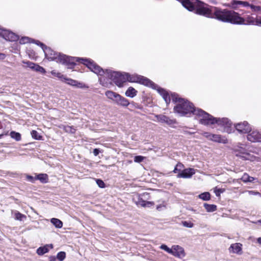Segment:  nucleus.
<instances>
[{
	"mask_svg": "<svg viewBox=\"0 0 261 261\" xmlns=\"http://www.w3.org/2000/svg\"><path fill=\"white\" fill-rule=\"evenodd\" d=\"M96 183L100 188H104L105 187V184L102 180H101L100 179H97Z\"/></svg>",
	"mask_w": 261,
	"mask_h": 261,
	"instance_id": "nucleus-41",
	"label": "nucleus"
},
{
	"mask_svg": "<svg viewBox=\"0 0 261 261\" xmlns=\"http://www.w3.org/2000/svg\"><path fill=\"white\" fill-rule=\"evenodd\" d=\"M258 222L260 223L261 224V219L258 220Z\"/></svg>",
	"mask_w": 261,
	"mask_h": 261,
	"instance_id": "nucleus-60",
	"label": "nucleus"
},
{
	"mask_svg": "<svg viewBox=\"0 0 261 261\" xmlns=\"http://www.w3.org/2000/svg\"><path fill=\"white\" fill-rule=\"evenodd\" d=\"M171 98L173 102L176 103L174 107V111L180 116H190L191 114L196 115L198 109H196L193 104L190 101L182 98H178L175 94L171 95Z\"/></svg>",
	"mask_w": 261,
	"mask_h": 261,
	"instance_id": "nucleus-4",
	"label": "nucleus"
},
{
	"mask_svg": "<svg viewBox=\"0 0 261 261\" xmlns=\"http://www.w3.org/2000/svg\"><path fill=\"white\" fill-rule=\"evenodd\" d=\"M35 179L39 180L42 183H47L48 180V175L45 173L38 174L35 177Z\"/></svg>",
	"mask_w": 261,
	"mask_h": 261,
	"instance_id": "nucleus-22",
	"label": "nucleus"
},
{
	"mask_svg": "<svg viewBox=\"0 0 261 261\" xmlns=\"http://www.w3.org/2000/svg\"><path fill=\"white\" fill-rule=\"evenodd\" d=\"M195 173V170L194 168L184 169L181 172L178 173L177 175L178 178H190Z\"/></svg>",
	"mask_w": 261,
	"mask_h": 261,
	"instance_id": "nucleus-8",
	"label": "nucleus"
},
{
	"mask_svg": "<svg viewBox=\"0 0 261 261\" xmlns=\"http://www.w3.org/2000/svg\"><path fill=\"white\" fill-rule=\"evenodd\" d=\"M146 195H148V194H147V193H146H146H144L143 194H142V197H144L145 198V196H146Z\"/></svg>",
	"mask_w": 261,
	"mask_h": 261,
	"instance_id": "nucleus-59",
	"label": "nucleus"
},
{
	"mask_svg": "<svg viewBox=\"0 0 261 261\" xmlns=\"http://www.w3.org/2000/svg\"><path fill=\"white\" fill-rule=\"evenodd\" d=\"M66 257V253L64 251H61L58 253L57 258L60 261H63Z\"/></svg>",
	"mask_w": 261,
	"mask_h": 261,
	"instance_id": "nucleus-31",
	"label": "nucleus"
},
{
	"mask_svg": "<svg viewBox=\"0 0 261 261\" xmlns=\"http://www.w3.org/2000/svg\"><path fill=\"white\" fill-rule=\"evenodd\" d=\"M199 197L203 200H208L210 199V194L208 192H204L200 194Z\"/></svg>",
	"mask_w": 261,
	"mask_h": 261,
	"instance_id": "nucleus-28",
	"label": "nucleus"
},
{
	"mask_svg": "<svg viewBox=\"0 0 261 261\" xmlns=\"http://www.w3.org/2000/svg\"><path fill=\"white\" fill-rule=\"evenodd\" d=\"M144 159V157L141 155L135 156L134 158V162L136 163L142 162Z\"/></svg>",
	"mask_w": 261,
	"mask_h": 261,
	"instance_id": "nucleus-38",
	"label": "nucleus"
},
{
	"mask_svg": "<svg viewBox=\"0 0 261 261\" xmlns=\"http://www.w3.org/2000/svg\"><path fill=\"white\" fill-rule=\"evenodd\" d=\"M160 248L166 251L168 253L171 254L172 253V248H169L167 245L163 244L160 246Z\"/></svg>",
	"mask_w": 261,
	"mask_h": 261,
	"instance_id": "nucleus-34",
	"label": "nucleus"
},
{
	"mask_svg": "<svg viewBox=\"0 0 261 261\" xmlns=\"http://www.w3.org/2000/svg\"><path fill=\"white\" fill-rule=\"evenodd\" d=\"M237 156L242 159L243 160H251L252 156L247 152H241L237 154Z\"/></svg>",
	"mask_w": 261,
	"mask_h": 261,
	"instance_id": "nucleus-23",
	"label": "nucleus"
},
{
	"mask_svg": "<svg viewBox=\"0 0 261 261\" xmlns=\"http://www.w3.org/2000/svg\"><path fill=\"white\" fill-rule=\"evenodd\" d=\"M5 58V55L4 54L0 53V60H3Z\"/></svg>",
	"mask_w": 261,
	"mask_h": 261,
	"instance_id": "nucleus-55",
	"label": "nucleus"
},
{
	"mask_svg": "<svg viewBox=\"0 0 261 261\" xmlns=\"http://www.w3.org/2000/svg\"><path fill=\"white\" fill-rule=\"evenodd\" d=\"M210 137H211V140L215 142H217L218 143H222L224 144L227 142V140L225 138H222L219 135L212 134V136H210Z\"/></svg>",
	"mask_w": 261,
	"mask_h": 261,
	"instance_id": "nucleus-17",
	"label": "nucleus"
},
{
	"mask_svg": "<svg viewBox=\"0 0 261 261\" xmlns=\"http://www.w3.org/2000/svg\"><path fill=\"white\" fill-rule=\"evenodd\" d=\"M196 115L201 117L199 120L200 123L205 125L217 124L219 125L224 126L226 127H230L231 125V122L227 118H215L200 109H198Z\"/></svg>",
	"mask_w": 261,
	"mask_h": 261,
	"instance_id": "nucleus-5",
	"label": "nucleus"
},
{
	"mask_svg": "<svg viewBox=\"0 0 261 261\" xmlns=\"http://www.w3.org/2000/svg\"><path fill=\"white\" fill-rule=\"evenodd\" d=\"M99 152L100 151L99 149L97 148H95L93 151V153L95 156H97L99 154Z\"/></svg>",
	"mask_w": 261,
	"mask_h": 261,
	"instance_id": "nucleus-49",
	"label": "nucleus"
},
{
	"mask_svg": "<svg viewBox=\"0 0 261 261\" xmlns=\"http://www.w3.org/2000/svg\"><path fill=\"white\" fill-rule=\"evenodd\" d=\"M23 63L26 64L27 67L34 71H38L42 73H44L45 72V70L44 68L30 61H23Z\"/></svg>",
	"mask_w": 261,
	"mask_h": 261,
	"instance_id": "nucleus-10",
	"label": "nucleus"
},
{
	"mask_svg": "<svg viewBox=\"0 0 261 261\" xmlns=\"http://www.w3.org/2000/svg\"><path fill=\"white\" fill-rule=\"evenodd\" d=\"M6 30L0 28V36L3 37Z\"/></svg>",
	"mask_w": 261,
	"mask_h": 261,
	"instance_id": "nucleus-53",
	"label": "nucleus"
},
{
	"mask_svg": "<svg viewBox=\"0 0 261 261\" xmlns=\"http://www.w3.org/2000/svg\"><path fill=\"white\" fill-rule=\"evenodd\" d=\"M236 129L241 133H248L251 132V127L247 121L239 123L234 125Z\"/></svg>",
	"mask_w": 261,
	"mask_h": 261,
	"instance_id": "nucleus-7",
	"label": "nucleus"
},
{
	"mask_svg": "<svg viewBox=\"0 0 261 261\" xmlns=\"http://www.w3.org/2000/svg\"><path fill=\"white\" fill-rule=\"evenodd\" d=\"M163 206H164V205H161V204L159 205H158V206H156V209H157L158 211H160V210H161V208Z\"/></svg>",
	"mask_w": 261,
	"mask_h": 261,
	"instance_id": "nucleus-57",
	"label": "nucleus"
},
{
	"mask_svg": "<svg viewBox=\"0 0 261 261\" xmlns=\"http://www.w3.org/2000/svg\"><path fill=\"white\" fill-rule=\"evenodd\" d=\"M146 201L143 200L142 198L139 196L137 201H136V203L138 206L144 207Z\"/></svg>",
	"mask_w": 261,
	"mask_h": 261,
	"instance_id": "nucleus-30",
	"label": "nucleus"
},
{
	"mask_svg": "<svg viewBox=\"0 0 261 261\" xmlns=\"http://www.w3.org/2000/svg\"><path fill=\"white\" fill-rule=\"evenodd\" d=\"M159 92L162 96L163 99L165 101L166 103L168 105L170 103L171 98L167 92L163 90V89H158Z\"/></svg>",
	"mask_w": 261,
	"mask_h": 261,
	"instance_id": "nucleus-19",
	"label": "nucleus"
},
{
	"mask_svg": "<svg viewBox=\"0 0 261 261\" xmlns=\"http://www.w3.org/2000/svg\"><path fill=\"white\" fill-rule=\"evenodd\" d=\"M247 192L250 195H260V193L258 192H255L254 191H248Z\"/></svg>",
	"mask_w": 261,
	"mask_h": 261,
	"instance_id": "nucleus-47",
	"label": "nucleus"
},
{
	"mask_svg": "<svg viewBox=\"0 0 261 261\" xmlns=\"http://www.w3.org/2000/svg\"><path fill=\"white\" fill-rule=\"evenodd\" d=\"M214 9L213 18L224 22L236 24H245V19L241 17L238 13L234 11L226 9H221L217 7H214Z\"/></svg>",
	"mask_w": 261,
	"mask_h": 261,
	"instance_id": "nucleus-3",
	"label": "nucleus"
},
{
	"mask_svg": "<svg viewBox=\"0 0 261 261\" xmlns=\"http://www.w3.org/2000/svg\"><path fill=\"white\" fill-rule=\"evenodd\" d=\"M258 20L257 19H255L253 17H248V20H247V22L249 24H255V23H252L251 22V21H253L254 20Z\"/></svg>",
	"mask_w": 261,
	"mask_h": 261,
	"instance_id": "nucleus-45",
	"label": "nucleus"
},
{
	"mask_svg": "<svg viewBox=\"0 0 261 261\" xmlns=\"http://www.w3.org/2000/svg\"><path fill=\"white\" fill-rule=\"evenodd\" d=\"M31 135H32V137L36 140H42V137L41 135H40L39 134V133L36 130H32L31 132Z\"/></svg>",
	"mask_w": 261,
	"mask_h": 261,
	"instance_id": "nucleus-27",
	"label": "nucleus"
},
{
	"mask_svg": "<svg viewBox=\"0 0 261 261\" xmlns=\"http://www.w3.org/2000/svg\"><path fill=\"white\" fill-rule=\"evenodd\" d=\"M203 206L207 212H213L217 210V206L214 204L204 203Z\"/></svg>",
	"mask_w": 261,
	"mask_h": 261,
	"instance_id": "nucleus-24",
	"label": "nucleus"
},
{
	"mask_svg": "<svg viewBox=\"0 0 261 261\" xmlns=\"http://www.w3.org/2000/svg\"><path fill=\"white\" fill-rule=\"evenodd\" d=\"M220 192H221L220 189H218L217 191H216L215 193H216V196H219L220 195Z\"/></svg>",
	"mask_w": 261,
	"mask_h": 261,
	"instance_id": "nucleus-56",
	"label": "nucleus"
},
{
	"mask_svg": "<svg viewBox=\"0 0 261 261\" xmlns=\"http://www.w3.org/2000/svg\"><path fill=\"white\" fill-rule=\"evenodd\" d=\"M3 37L6 40L15 41L18 40L19 37L14 33L8 30H5Z\"/></svg>",
	"mask_w": 261,
	"mask_h": 261,
	"instance_id": "nucleus-12",
	"label": "nucleus"
},
{
	"mask_svg": "<svg viewBox=\"0 0 261 261\" xmlns=\"http://www.w3.org/2000/svg\"><path fill=\"white\" fill-rule=\"evenodd\" d=\"M173 172L174 173H178H178L181 172L182 171L180 170L178 168H177V167H175Z\"/></svg>",
	"mask_w": 261,
	"mask_h": 261,
	"instance_id": "nucleus-51",
	"label": "nucleus"
},
{
	"mask_svg": "<svg viewBox=\"0 0 261 261\" xmlns=\"http://www.w3.org/2000/svg\"><path fill=\"white\" fill-rule=\"evenodd\" d=\"M249 176V175L248 174L244 173L241 177V179L244 182H248Z\"/></svg>",
	"mask_w": 261,
	"mask_h": 261,
	"instance_id": "nucleus-40",
	"label": "nucleus"
},
{
	"mask_svg": "<svg viewBox=\"0 0 261 261\" xmlns=\"http://www.w3.org/2000/svg\"><path fill=\"white\" fill-rule=\"evenodd\" d=\"M249 7L253 12H259L261 10V7L259 6H255L252 4H250Z\"/></svg>",
	"mask_w": 261,
	"mask_h": 261,
	"instance_id": "nucleus-33",
	"label": "nucleus"
},
{
	"mask_svg": "<svg viewBox=\"0 0 261 261\" xmlns=\"http://www.w3.org/2000/svg\"><path fill=\"white\" fill-rule=\"evenodd\" d=\"M75 87H76L80 88H88V87L87 86H86V85L85 84H84L83 83L79 82L78 81H77V83H76Z\"/></svg>",
	"mask_w": 261,
	"mask_h": 261,
	"instance_id": "nucleus-39",
	"label": "nucleus"
},
{
	"mask_svg": "<svg viewBox=\"0 0 261 261\" xmlns=\"http://www.w3.org/2000/svg\"><path fill=\"white\" fill-rule=\"evenodd\" d=\"M247 135V139L252 142H261V133L257 130H253Z\"/></svg>",
	"mask_w": 261,
	"mask_h": 261,
	"instance_id": "nucleus-9",
	"label": "nucleus"
},
{
	"mask_svg": "<svg viewBox=\"0 0 261 261\" xmlns=\"http://www.w3.org/2000/svg\"><path fill=\"white\" fill-rule=\"evenodd\" d=\"M35 43L41 46L47 59L65 64L69 69H73L74 68L75 65V62H81L84 64V60H87V59L69 57L61 53H58L51 49L50 47L46 46L39 41H36Z\"/></svg>",
	"mask_w": 261,
	"mask_h": 261,
	"instance_id": "nucleus-2",
	"label": "nucleus"
},
{
	"mask_svg": "<svg viewBox=\"0 0 261 261\" xmlns=\"http://www.w3.org/2000/svg\"><path fill=\"white\" fill-rule=\"evenodd\" d=\"M30 40L31 39L28 37H23L20 39L19 43L20 44H25L30 42Z\"/></svg>",
	"mask_w": 261,
	"mask_h": 261,
	"instance_id": "nucleus-36",
	"label": "nucleus"
},
{
	"mask_svg": "<svg viewBox=\"0 0 261 261\" xmlns=\"http://www.w3.org/2000/svg\"><path fill=\"white\" fill-rule=\"evenodd\" d=\"M172 253L171 254L179 258L184 257L185 256L184 249L178 245H174L172 247Z\"/></svg>",
	"mask_w": 261,
	"mask_h": 261,
	"instance_id": "nucleus-11",
	"label": "nucleus"
},
{
	"mask_svg": "<svg viewBox=\"0 0 261 261\" xmlns=\"http://www.w3.org/2000/svg\"><path fill=\"white\" fill-rule=\"evenodd\" d=\"M156 117L157 120L162 123H165L169 125L173 124L175 123V120L171 119L168 117L164 115H156Z\"/></svg>",
	"mask_w": 261,
	"mask_h": 261,
	"instance_id": "nucleus-15",
	"label": "nucleus"
},
{
	"mask_svg": "<svg viewBox=\"0 0 261 261\" xmlns=\"http://www.w3.org/2000/svg\"><path fill=\"white\" fill-rule=\"evenodd\" d=\"M26 177H27V179L28 180H29V181H31L32 182H34L35 179H36L35 177H33L32 176H31V175H27Z\"/></svg>",
	"mask_w": 261,
	"mask_h": 261,
	"instance_id": "nucleus-46",
	"label": "nucleus"
},
{
	"mask_svg": "<svg viewBox=\"0 0 261 261\" xmlns=\"http://www.w3.org/2000/svg\"><path fill=\"white\" fill-rule=\"evenodd\" d=\"M175 167H177V168H178L181 171H182L184 169V166L181 163H177L176 164V165L175 166Z\"/></svg>",
	"mask_w": 261,
	"mask_h": 261,
	"instance_id": "nucleus-44",
	"label": "nucleus"
},
{
	"mask_svg": "<svg viewBox=\"0 0 261 261\" xmlns=\"http://www.w3.org/2000/svg\"><path fill=\"white\" fill-rule=\"evenodd\" d=\"M65 80H66V82L67 84H68L70 85L73 86H75L76 85V83H77V81H75V80H74L72 79H65Z\"/></svg>",
	"mask_w": 261,
	"mask_h": 261,
	"instance_id": "nucleus-35",
	"label": "nucleus"
},
{
	"mask_svg": "<svg viewBox=\"0 0 261 261\" xmlns=\"http://www.w3.org/2000/svg\"><path fill=\"white\" fill-rule=\"evenodd\" d=\"M239 5H242L243 7H249L250 4L246 1H241L237 0H232L229 6L231 7L233 9H237Z\"/></svg>",
	"mask_w": 261,
	"mask_h": 261,
	"instance_id": "nucleus-13",
	"label": "nucleus"
},
{
	"mask_svg": "<svg viewBox=\"0 0 261 261\" xmlns=\"http://www.w3.org/2000/svg\"><path fill=\"white\" fill-rule=\"evenodd\" d=\"M137 91L133 87H129L125 92V95L127 97L133 98L137 95Z\"/></svg>",
	"mask_w": 261,
	"mask_h": 261,
	"instance_id": "nucleus-20",
	"label": "nucleus"
},
{
	"mask_svg": "<svg viewBox=\"0 0 261 261\" xmlns=\"http://www.w3.org/2000/svg\"><path fill=\"white\" fill-rule=\"evenodd\" d=\"M51 222L57 227L60 228L63 226L62 222L58 219L52 218L51 219Z\"/></svg>",
	"mask_w": 261,
	"mask_h": 261,
	"instance_id": "nucleus-25",
	"label": "nucleus"
},
{
	"mask_svg": "<svg viewBox=\"0 0 261 261\" xmlns=\"http://www.w3.org/2000/svg\"><path fill=\"white\" fill-rule=\"evenodd\" d=\"M119 94L111 90H108L105 92V95L107 97L114 103L115 102L117 99V96H119Z\"/></svg>",
	"mask_w": 261,
	"mask_h": 261,
	"instance_id": "nucleus-16",
	"label": "nucleus"
},
{
	"mask_svg": "<svg viewBox=\"0 0 261 261\" xmlns=\"http://www.w3.org/2000/svg\"><path fill=\"white\" fill-rule=\"evenodd\" d=\"M118 106L126 107L129 105V102L127 99L123 97L121 95L117 96V99L114 103Z\"/></svg>",
	"mask_w": 261,
	"mask_h": 261,
	"instance_id": "nucleus-14",
	"label": "nucleus"
},
{
	"mask_svg": "<svg viewBox=\"0 0 261 261\" xmlns=\"http://www.w3.org/2000/svg\"><path fill=\"white\" fill-rule=\"evenodd\" d=\"M11 137L15 139L16 141H19L21 140V137L20 133L12 131L10 134Z\"/></svg>",
	"mask_w": 261,
	"mask_h": 261,
	"instance_id": "nucleus-26",
	"label": "nucleus"
},
{
	"mask_svg": "<svg viewBox=\"0 0 261 261\" xmlns=\"http://www.w3.org/2000/svg\"><path fill=\"white\" fill-rule=\"evenodd\" d=\"M57 258V256H50L49 257V261H56Z\"/></svg>",
	"mask_w": 261,
	"mask_h": 261,
	"instance_id": "nucleus-52",
	"label": "nucleus"
},
{
	"mask_svg": "<svg viewBox=\"0 0 261 261\" xmlns=\"http://www.w3.org/2000/svg\"><path fill=\"white\" fill-rule=\"evenodd\" d=\"M49 247L50 248H53L52 244L46 245L43 247H40L37 250V253L39 255H42L44 254L47 253L49 251Z\"/></svg>",
	"mask_w": 261,
	"mask_h": 261,
	"instance_id": "nucleus-18",
	"label": "nucleus"
},
{
	"mask_svg": "<svg viewBox=\"0 0 261 261\" xmlns=\"http://www.w3.org/2000/svg\"><path fill=\"white\" fill-rule=\"evenodd\" d=\"M252 23H255V25H259L261 27V20H254L253 21H251Z\"/></svg>",
	"mask_w": 261,
	"mask_h": 261,
	"instance_id": "nucleus-48",
	"label": "nucleus"
},
{
	"mask_svg": "<svg viewBox=\"0 0 261 261\" xmlns=\"http://www.w3.org/2000/svg\"><path fill=\"white\" fill-rule=\"evenodd\" d=\"M241 246L242 245L240 243L233 244L229 249L232 250V252L239 254L242 250Z\"/></svg>",
	"mask_w": 261,
	"mask_h": 261,
	"instance_id": "nucleus-21",
	"label": "nucleus"
},
{
	"mask_svg": "<svg viewBox=\"0 0 261 261\" xmlns=\"http://www.w3.org/2000/svg\"><path fill=\"white\" fill-rule=\"evenodd\" d=\"M212 134L208 133H204V136L206 138L211 140V137L210 136H212Z\"/></svg>",
	"mask_w": 261,
	"mask_h": 261,
	"instance_id": "nucleus-50",
	"label": "nucleus"
},
{
	"mask_svg": "<svg viewBox=\"0 0 261 261\" xmlns=\"http://www.w3.org/2000/svg\"><path fill=\"white\" fill-rule=\"evenodd\" d=\"M129 105L130 107L133 108H138V109H141L139 105L137 103H135L134 101H132L131 102H129Z\"/></svg>",
	"mask_w": 261,
	"mask_h": 261,
	"instance_id": "nucleus-42",
	"label": "nucleus"
},
{
	"mask_svg": "<svg viewBox=\"0 0 261 261\" xmlns=\"http://www.w3.org/2000/svg\"><path fill=\"white\" fill-rule=\"evenodd\" d=\"M181 223L184 226L188 228H192L194 226L193 223L186 221H182Z\"/></svg>",
	"mask_w": 261,
	"mask_h": 261,
	"instance_id": "nucleus-37",
	"label": "nucleus"
},
{
	"mask_svg": "<svg viewBox=\"0 0 261 261\" xmlns=\"http://www.w3.org/2000/svg\"><path fill=\"white\" fill-rule=\"evenodd\" d=\"M84 64L91 71L99 75V82L103 87L110 88L113 81L118 87H122L127 82L125 73L122 74L111 70H103L99 66L91 60H85Z\"/></svg>",
	"mask_w": 261,
	"mask_h": 261,
	"instance_id": "nucleus-1",
	"label": "nucleus"
},
{
	"mask_svg": "<svg viewBox=\"0 0 261 261\" xmlns=\"http://www.w3.org/2000/svg\"><path fill=\"white\" fill-rule=\"evenodd\" d=\"M15 218L16 220L22 221L23 218H26V216L19 212H17L15 214Z\"/></svg>",
	"mask_w": 261,
	"mask_h": 261,
	"instance_id": "nucleus-32",
	"label": "nucleus"
},
{
	"mask_svg": "<svg viewBox=\"0 0 261 261\" xmlns=\"http://www.w3.org/2000/svg\"><path fill=\"white\" fill-rule=\"evenodd\" d=\"M64 129L68 133L74 134L75 132V129L73 126L69 125L65 126Z\"/></svg>",
	"mask_w": 261,
	"mask_h": 261,
	"instance_id": "nucleus-29",
	"label": "nucleus"
},
{
	"mask_svg": "<svg viewBox=\"0 0 261 261\" xmlns=\"http://www.w3.org/2000/svg\"><path fill=\"white\" fill-rule=\"evenodd\" d=\"M126 77H127V82H138L143 84L146 86L151 87L152 89H155L157 85L149 79L144 76L139 75L137 74H129L125 73Z\"/></svg>",
	"mask_w": 261,
	"mask_h": 261,
	"instance_id": "nucleus-6",
	"label": "nucleus"
},
{
	"mask_svg": "<svg viewBox=\"0 0 261 261\" xmlns=\"http://www.w3.org/2000/svg\"><path fill=\"white\" fill-rule=\"evenodd\" d=\"M154 202L152 201H146L144 207H150L154 205Z\"/></svg>",
	"mask_w": 261,
	"mask_h": 261,
	"instance_id": "nucleus-43",
	"label": "nucleus"
},
{
	"mask_svg": "<svg viewBox=\"0 0 261 261\" xmlns=\"http://www.w3.org/2000/svg\"><path fill=\"white\" fill-rule=\"evenodd\" d=\"M257 242L258 243L260 244H261V238H259L258 239H257Z\"/></svg>",
	"mask_w": 261,
	"mask_h": 261,
	"instance_id": "nucleus-58",
	"label": "nucleus"
},
{
	"mask_svg": "<svg viewBox=\"0 0 261 261\" xmlns=\"http://www.w3.org/2000/svg\"><path fill=\"white\" fill-rule=\"evenodd\" d=\"M254 179L255 178L254 177L249 176L248 177V182H252Z\"/></svg>",
	"mask_w": 261,
	"mask_h": 261,
	"instance_id": "nucleus-54",
	"label": "nucleus"
}]
</instances>
